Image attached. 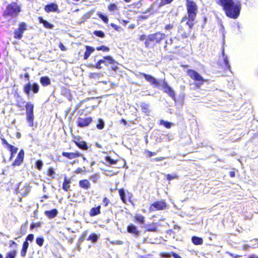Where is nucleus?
I'll return each mask as SVG.
<instances>
[{
  "label": "nucleus",
  "mask_w": 258,
  "mask_h": 258,
  "mask_svg": "<svg viewBox=\"0 0 258 258\" xmlns=\"http://www.w3.org/2000/svg\"><path fill=\"white\" fill-rule=\"evenodd\" d=\"M98 123L96 125V127L99 130H102L104 127V121L101 118H99L97 120Z\"/></svg>",
  "instance_id": "c9c22d12"
},
{
  "label": "nucleus",
  "mask_w": 258,
  "mask_h": 258,
  "mask_svg": "<svg viewBox=\"0 0 258 258\" xmlns=\"http://www.w3.org/2000/svg\"><path fill=\"white\" fill-rule=\"evenodd\" d=\"M100 74L97 73H90L89 75L90 77L94 79L98 78L100 77Z\"/></svg>",
  "instance_id": "4d7b16f0"
},
{
  "label": "nucleus",
  "mask_w": 258,
  "mask_h": 258,
  "mask_svg": "<svg viewBox=\"0 0 258 258\" xmlns=\"http://www.w3.org/2000/svg\"><path fill=\"white\" fill-rule=\"evenodd\" d=\"M96 49L98 51L102 50L104 52H108L110 50V48L108 47L105 45L98 46L96 48Z\"/></svg>",
  "instance_id": "37998d69"
},
{
  "label": "nucleus",
  "mask_w": 258,
  "mask_h": 258,
  "mask_svg": "<svg viewBox=\"0 0 258 258\" xmlns=\"http://www.w3.org/2000/svg\"><path fill=\"white\" fill-rule=\"evenodd\" d=\"M166 177L167 180L169 182L172 179H178L179 178L178 175H177V174L171 175V174H167L166 175Z\"/></svg>",
  "instance_id": "49530a36"
},
{
  "label": "nucleus",
  "mask_w": 258,
  "mask_h": 258,
  "mask_svg": "<svg viewBox=\"0 0 258 258\" xmlns=\"http://www.w3.org/2000/svg\"><path fill=\"white\" fill-rule=\"evenodd\" d=\"M103 58L105 59L106 61L107 62V63L106 64V66L112 64L111 67V70L115 71L118 69V62L116 60H115L111 56L107 55L104 56Z\"/></svg>",
  "instance_id": "6ab92c4d"
},
{
  "label": "nucleus",
  "mask_w": 258,
  "mask_h": 258,
  "mask_svg": "<svg viewBox=\"0 0 258 258\" xmlns=\"http://www.w3.org/2000/svg\"><path fill=\"white\" fill-rule=\"evenodd\" d=\"M103 203L104 207H107L110 203V200L107 197H104L103 199Z\"/></svg>",
  "instance_id": "864d4df0"
},
{
  "label": "nucleus",
  "mask_w": 258,
  "mask_h": 258,
  "mask_svg": "<svg viewBox=\"0 0 258 258\" xmlns=\"http://www.w3.org/2000/svg\"><path fill=\"white\" fill-rule=\"evenodd\" d=\"M165 159V158L164 157H157V158H154L153 160L154 161H161L164 160Z\"/></svg>",
  "instance_id": "69168bd1"
},
{
  "label": "nucleus",
  "mask_w": 258,
  "mask_h": 258,
  "mask_svg": "<svg viewBox=\"0 0 258 258\" xmlns=\"http://www.w3.org/2000/svg\"><path fill=\"white\" fill-rule=\"evenodd\" d=\"M171 254L174 258H182L178 254L175 252H171Z\"/></svg>",
  "instance_id": "338daca9"
},
{
  "label": "nucleus",
  "mask_w": 258,
  "mask_h": 258,
  "mask_svg": "<svg viewBox=\"0 0 258 258\" xmlns=\"http://www.w3.org/2000/svg\"><path fill=\"white\" fill-rule=\"evenodd\" d=\"M93 34L99 37L104 38L105 37L104 33L101 30H96L94 31Z\"/></svg>",
  "instance_id": "a18cd8bd"
},
{
  "label": "nucleus",
  "mask_w": 258,
  "mask_h": 258,
  "mask_svg": "<svg viewBox=\"0 0 258 258\" xmlns=\"http://www.w3.org/2000/svg\"><path fill=\"white\" fill-rule=\"evenodd\" d=\"M46 174L47 176L51 177L52 178H54V177H55L54 169L51 167L48 168V169L46 170Z\"/></svg>",
  "instance_id": "f704fd0d"
},
{
  "label": "nucleus",
  "mask_w": 258,
  "mask_h": 258,
  "mask_svg": "<svg viewBox=\"0 0 258 258\" xmlns=\"http://www.w3.org/2000/svg\"><path fill=\"white\" fill-rule=\"evenodd\" d=\"M146 230L149 232H156L157 231V223L155 222H152L150 224H148L144 226Z\"/></svg>",
  "instance_id": "393cba45"
},
{
  "label": "nucleus",
  "mask_w": 258,
  "mask_h": 258,
  "mask_svg": "<svg viewBox=\"0 0 258 258\" xmlns=\"http://www.w3.org/2000/svg\"><path fill=\"white\" fill-rule=\"evenodd\" d=\"M167 204L165 200L156 201L150 205L149 210L150 212L162 211L167 208Z\"/></svg>",
  "instance_id": "6e6552de"
},
{
  "label": "nucleus",
  "mask_w": 258,
  "mask_h": 258,
  "mask_svg": "<svg viewBox=\"0 0 258 258\" xmlns=\"http://www.w3.org/2000/svg\"><path fill=\"white\" fill-rule=\"evenodd\" d=\"M97 15L99 17V18L101 19L105 23H108L109 20L106 16L103 15L101 13H98Z\"/></svg>",
  "instance_id": "de8ad7c7"
},
{
  "label": "nucleus",
  "mask_w": 258,
  "mask_h": 258,
  "mask_svg": "<svg viewBox=\"0 0 258 258\" xmlns=\"http://www.w3.org/2000/svg\"><path fill=\"white\" fill-rule=\"evenodd\" d=\"M13 245L17 246V244L14 240H10L9 242V246L12 247Z\"/></svg>",
  "instance_id": "774afa93"
},
{
  "label": "nucleus",
  "mask_w": 258,
  "mask_h": 258,
  "mask_svg": "<svg viewBox=\"0 0 258 258\" xmlns=\"http://www.w3.org/2000/svg\"><path fill=\"white\" fill-rule=\"evenodd\" d=\"M25 153L23 149H21L19 152L16 159L12 164V166H19L22 164L24 159Z\"/></svg>",
  "instance_id": "a211bd4d"
},
{
  "label": "nucleus",
  "mask_w": 258,
  "mask_h": 258,
  "mask_svg": "<svg viewBox=\"0 0 258 258\" xmlns=\"http://www.w3.org/2000/svg\"><path fill=\"white\" fill-rule=\"evenodd\" d=\"M182 22H180L179 25L177 27V34L176 36L174 38L176 39L177 37H181L182 38H186L188 37L191 33V30L195 24H192V25H190L187 23V20H186V25L182 24Z\"/></svg>",
  "instance_id": "39448f33"
},
{
  "label": "nucleus",
  "mask_w": 258,
  "mask_h": 258,
  "mask_svg": "<svg viewBox=\"0 0 258 258\" xmlns=\"http://www.w3.org/2000/svg\"><path fill=\"white\" fill-rule=\"evenodd\" d=\"M27 30V25L25 22H20L19 27L14 31V37L16 39H21L23 36V33Z\"/></svg>",
  "instance_id": "9d476101"
},
{
  "label": "nucleus",
  "mask_w": 258,
  "mask_h": 258,
  "mask_svg": "<svg viewBox=\"0 0 258 258\" xmlns=\"http://www.w3.org/2000/svg\"><path fill=\"white\" fill-rule=\"evenodd\" d=\"M173 43V38L171 37L170 38V39H169V43H168L167 41L165 42V44L164 46V48H166L168 44H172Z\"/></svg>",
  "instance_id": "e2e57ef3"
},
{
  "label": "nucleus",
  "mask_w": 258,
  "mask_h": 258,
  "mask_svg": "<svg viewBox=\"0 0 258 258\" xmlns=\"http://www.w3.org/2000/svg\"><path fill=\"white\" fill-rule=\"evenodd\" d=\"M224 63L220 64V67L221 69L223 70V71L225 72L227 71H230V66L229 63V61L228 58L226 56L224 57Z\"/></svg>",
  "instance_id": "c85d7f7f"
},
{
  "label": "nucleus",
  "mask_w": 258,
  "mask_h": 258,
  "mask_svg": "<svg viewBox=\"0 0 258 258\" xmlns=\"http://www.w3.org/2000/svg\"><path fill=\"white\" fill-rule=\"evenodd\" d=\"M28 247L29 242L24 241L22 245V248L20 252V255L22 257H24L26 256Z\"/></svg>",
  "instance_id": "2f4dec72"
},
{
  "label": "nucleus",
  "mask_w": 258,
  "mask_h": 258,
  "mask_svg": "<svg viewBox=\"0 0 258 258\" xmlns=\"http://www.w3.org/2000/svg\"><path fill=\"white\" fill-rule=\"evenodd\" d=\"M71 179L68 178L67 176H64L62 185V189L63 190L66 192L68 191L71 188Z\"/></svg>",
  "instance_id": "5701e85b"
},
{
  "label": "nucleus",
  "mask_w": 258,
  "mask_h": 258,
  "mask_svg": "<svg viewBox=\"0 0 258 258\" xmlns=\"http://www.w3.org/2000/svg\"><path fill=\"white\" fill-rule=\"evenodd\" d=\"M62 155L68 159H73L74 158L81 157L83 156L82 154L78 151L75 152H63L62 153Z\"/></svg>",
  "instance_id": "4be33fe9"
},
{
  "label": "nucleus",
  "mask_w": 258,
  "mask_h": 258,
  "mask_svg": "<svg viewBox=\"0 0 258 258\" xmlns=\"http://www.w3.org/2000/svg\"><path fill=\"white\" fill-rule=\"evenodd\" d=\"M86 51L84 55V59H87L90 56V54L95 51V48L92 46L86 45L85 46Z\"/></svg>",
  "instance_id": "cd10ccee"
},
{
  "label": "nucleus",
  "mask_w": 258,
  "mask_h": 258,
  "mask_svg": "<svg viewBox=\"0 0 258 258\" xmlns=\"http://www.w3.org/2000/svg\"><path fill=\"white\" fill-rule=\"evenodd\" d=\"M159 124L164 125L167 128H170L171 127L172 123L170 122L165 121L161 119L159 122Z\"/></svg>",
  "instance_id": "e433bc0d"
},
{
  "label": "nucleus",
  "mask_w": 258,
  "mask_h": 258,
  "mask_svg": "<svg viewBox=\"0 0 258 258\" xmlns=\"http://www.w3.org/2000/svg\"><path fill=\"white\" fill-rule=\"evenodd\" d=\"M43 163L42 160H38L35 163V167L39 170H41L42 168Z\"/></svg>",
  "instance_id": "ea45409f"
},
{
  "label": "nucleus",
  "mask_w": 258,
  "mask_h": 258,
  "mask_svg": "<svg viewBox=\"0 0 258 258\" xmlns=\"http://www.w3.org/2000/svg\"><path fill=\"white\" fill-rule=\"evenodd\" d=\"M139 76L140 77H143L147 82L150 83L151 85H152L156 88L159 87L160 82L157 80L152 76L141 72L139 73Z\"/></svg>",
  "instance_id": "ddd939ff"
},
{
  "label": "nucleus",
  "mask_w": 258,
  "mask_h": 258,
  "mask_svg": "<svg viewBox=\"0 0 258 258\" xmlns=\"http://www.w3.org/2000/svg\"><path fill=\"white\" fill-rule=\"evenodd\" d=\"M58 214V211L56 209H53L51 210L45 211V215L49 219H52L56 217Z\"/></svg>",
  "instance_id": "a878e982"
},
{
  "label": "nucleus",
  "mask_w": 258,
  "mask_h": 258,
  "mask_svg": "<svg viewBox=\"0 0 258 258\" xmlns=\"http://www.w3.org/2000/svg\"><path fill=\"white\" fill-rule=\"evenodd\" d=\"M40 82L42 86L44 87L47 86L51 84V81L47 76H43L40 77Z\"/></svg>",
  "instance_id": "7c9ffc66"
},
{
  "label": "nucleus",
  "mask_w": 258,
  "mask_h": 258,
  "mask_svg": "<svg viewBox=\"0 0 258 258\" xmlns=\"http://www.w3.org/2000/svg\"><path fill=\"white\" fill-rule=\"evenodd\" d=\"M101 206L100 205L96 207L91 208L89 211V215L91 217H94L101 213L100 211Z\"/></svg>",
  "instance_id": "c756f323"
},
{
  "label": "nucleus",
  "mask_w": 258,
  "mask_h": 258,
  "mask_svg": "<svg viewBox=\"0 0 258 258\" xmlns=\"http://www.w3.org/2000/svg\"><path fill=\"white\" fill-rule=\"evenodd\" d=\"M165 38V33L161 31H157L147 36L145 34L140 35L138 37V40L140 41H144V45L146 48L153 49L157 45H160Z\"/></svg>",
  "instance_id": "f03ea898"
},
{
  "label": "nucleus",
  "mask_w": 258,
  "mask_h": 258,
  "mask_svg": "<svg viewBox=\"0 0 258 258\" xmlns=\"http://www.w3.org/2000/svg\"><path fill=\"white\" fill-rule=\"evenodd\" d=\"M140 107L142 110V112L145 113L146 115H149L150 112V104L146 102H141L140 104Z\"/></svg>",
  "instance_id": "bb28decb"
},
{
  "label": "nucleus",
  "mask_w": 258,
  "mask_h": 258,
  "mask_svg": "<svg viewBox=\"0 0 258 258\" xmlns=\"http://www.w3.org/2000/svg\"><path fill=\"white\" fill-rule=\"evenodd\" d=\"M118 192L119 195L120 200L123 204H127L126 197H127L128 201L131 202H132L131 201L133 196L131 192L127 190L126 193L123 188L118 189Z\"/></svg>",
  "instance_id": "f8f14e48"
},
{
  "label": "nucleus",
  "mask_w": 258,
  "mask_h": 258,
  "mask_svg": "<svg viewBox=\"0 0 258 258\" xmlns=\"http://www.w3.org/2000/svg\"><path fill=\"white\" fill-rule=\"evenodd\" d=\"M93 121L91 116H88L85 118L79 117L77 121V126L80 127H84L88 126Z\"/></svg>",
  "instance_id": "f3484780"
},
{
  "label": "nucleus",
  "mask_w": 258,
  "mask_h": 258,
  "mask_svg": "<svg viewBox=\"0 0 258 258\" xmlns=\"http://www.w3.org/2000/svg\"><path fill=\"white\" fill-rule=\"evenodd\" d=\"M34 238V234H29L27 235V236L25 238V240L24 241H26L27 242H28V241L32 242L33 241Z\"/></svg>",
  "instance_id": "603ef678"
},
{
  "label": "nucleus",
  "mask_w": 258,
  "mask_h": 258,
  "mask_svg": "<svg viewBox=\"0 0 258 258\" xmlns=\"http://www.w3.org/2000/svg\"><path fill=\"white\" fill-rule=\"evenodd\" d=\"M44 242V239L43 237H38L36 239V243L40 247L43 245Z\"/></svg>",
  "instance_id": "a19ab883"
},
{
  "label": "nucleus",
  "mask_w": 258,
  "mask_h": 258,
  "mask_svg": "<svg viewBox=\"0 0 258 258\" xmlns=\"http://www.w3.org/2000/svg\"><path fill=\"white\" fill-rule=\"evenodd\" d=\"M215 3L222 8L225 15L231 19H237L240 13L241 5L234 0H214Z\"/></svg>",
  "instance_id": "f257e3e1"
},
{
  "label": "nucleus",
  "mask_w": 258,
  "mask_h": 258,
  "mask_svg": "<svg viewBox=\"0 0 258 258\" xmlns=\"http://www.w3.org/2000/svg\"><path fill=\"white\" fill-rule=\"evenodd\" d=\"M139 76L140 77H143L147 82L150 83L151 85H152L156 88L159 87L160 82L157 80L152 76L141 72L139 73Z\"/></svg>",
  "instance_id": "4468645a"
},
{
  "label": "nucleus",
  "mask_w": 258,
  "mask_h": 258,
  "mask_svg": "<svg viewBox=\"0 0 258 258\" xmlns=\"http://www.w3.org/2000/svg\"><path fill=\"white\" fill-rule=\"evenodd\" d=\"M80 187L85 190H87L91 187V183L88 179H82L79 182Z\"/></svg>",
  "instance_id": "b1692460"
},
{
  "label": "nucleus",
  "mask_w": 258,
  "mask_h": 258,
  "mask_svg": "<svg viewBox=\"0 0 258 258\" xmlns=\"http://www.w3.org/2000/svg\"><path fill=\"white\" fill-rule=\"evenodd\" d=\"M110 26L116 31H120L121 28L120 27L117 26V25L114 23H111Z\"/></svg>",
  "instance_id": "13d9d810"
},
{
  "label": "nucleus",
  "mask_w": 258,
  "mask_h": 258,
  "mask_svg": "<svg viewBox=\"0 0 258 258\" xmlns=\"http://www.w3.org/2000/svg\"><path fill=\"white\" fill-rule=\"evenodd\" d=\"M16 253V250H13L7 254L6 258H15Z\"/></svg>",
  "instance_id": "c03bdc74"
},
{
  "label": "nucleus",
  "mask_w": 258,
  "mask_h": 258,
  "mask_svg": "<svg viewBox=\"0 0 258 258\" xmlns=\"http://www.w3.org/2000/svg\"><path fill=\"white\" fill-rule=\"evenodd\" d=\"M191 241H192V242L195 245H201L203 243V239L201 237H198L196 236H194L192 237Z\"/></svg>",
  "instance_id": "473e14b6"
},
{
  "label": "nucleus",
  "mask_w": 258,
  "mask_h": 258,
  "mask_svg": "<svg viewBox=\"0 0 258 258\" xmlns=\"http://www.w3.org/2000/svg\"><path fill=\"white\" fill-rule=\"evenodd\" d=\"M174 0H160L159 6L162 7L163 6L171 4Z\"/></svg>",
  "instance_id": "58836bf2"
},
{
  "label": "nucleus",
  "mask_w": 258,
  "mask_h": 258,
  "mask_svg": "<svg viewBox=\"0 0 258 258\" xmlns=\"http://www.w3.org/2000/svg\"><path fill=\"white\" fill-rule=\"evenodd\" d=\"M23 76L27 80H29L30 76L28 73H26L24 74L23 75L22 74H21L19 75L20 78H22Z\"/></svg>",
  "instance_id": "052dcab7"
},
{
  "label": "nucleus",
  "mask_w": 258,
  "mask_h": 258,
  "mask_svg": "<svg viewBox=\"0 0 258 258\" xmlns=\"http://www.w3.org/2000/svg\"><path fill=\"white\" fill-rule=\"evenodd\" d=\"M41 226V224L39 222L36 223H32L30 225V228L31 229H34L35 227H38Z\"/></svg>",
  "instance_id": "5fc2aeb1"
},
{
  "label": "nucleus",
  "mask_w": 258,
  "mask_h": 258,
  "mask_svg": "<svg viewBox=\"0 0 258 258\" xmlns=\"http://www.w3.org/2000/svg\"><path fill=\"white\" fill-rule=\"evenodd\" d=\"M162 89L163 92L166 93L173 100L176 99V95L173 89L168 85V83L164 79L162 83Z\"/></svg>",
  "instance_id": "9b49d317"
},
{
  "label": "nucleus",
  "mask_w": 258,
  "mask_h": 258,
  "mask_svg": "<svg viewBox=\"0 0 258 258\" xmlns=\"http://www.w3.org/2000/svg\"><path fill=\"white\" fill-rule=\"evenodd\" d=\"M105 160L110 165L116 164L117 161V160H114V159L111 158V157L109 156H106L105 157Z\"/></svg>",
  "instance_id": "79ce46f5"
},
{
  "label": "nucleus",
  "mask_w": 258,
  "mask_h": 258,
  "mask_svg": "<svg viewBox=\"0 0 258 258\" xmlns=\"http://www.w3.org/2000/svg\"><path fill=\"white\" fill-rule=\"evenodd\" d=\"M43 25L45 28H46L47 29H52L54 27L53 24L49 23V22H48L46 21H45L44 22Z\"/></svg>",
  "instance_id": "3c124183"
},
{
  "label": "nucleus",
  "mask_w": 258,
  "mask_h": 258,
  "mask_svg": "<svg viewBox=\"0 0 258 258\" xmlns=\"http://www.w3.org/2000/svg\"><path fill=\"white\" fill-rule=\"evenodd\" d=\"M44 10L45 12L49 13L50 12H59L58 5L54 3H51L46 5Z\"/></svg>",
  "instance_id": "412c9836"
},
{
  "label": "nucleus",
  "mask_w": 258,
  "mask_h": 258,
  "mask_svg": "<svg viewBox=\"0 0 258 258\" xmlns=\"http://www.w3.org/2000/svg\"><path fill=\"white\" fill-rule=\"evenodd\" d=\"M34 105L31 102H27L25 105L26 110V119L30 127L34 126Z\"/></svg>",
  "instance_id": "423d86ee"
},
{
  "label": "nucleus",
  "mask_w": 258,
  "mask_h": 258,
  "mask_svg": "<svg viewBox=\"0 0 258 258\" xmlns=\"http://www.w3.org/2000/svg\"><path fill=\"white\" fill-rule=\"evenodd\" d=\"M59 47L60 48L61 51H64L67 50L66 48L65 47V46L63 45L61 42H59Z\"/></svg>",
  "instance_id": "680f3d73"
},
{
  "label": "nucleus",
  "mask_w": 258,
  "mask_h": 258,
  "mask_svg": "<svg viewBox=\"0 0 258 258\" xmlns=\"http://www.w3.org/2000/svg\"><path fill=\"white\" fill-rule=\"evenodd\" d=\"M101 62H100V60H99L95 64V66H92V68H95L98 69H100L102 68V67L101 66Z\"/></svg>",
  "instance_id": "bf43d9fd"
},
{
  "label": "nucleus",
  "mask_w": 258,
  "mask_h": 258,
  "mask_svg": "<svg viewBox=\"0 0 258 258\" xmlns=\"http://www.w3.org/2000/svg\"><path fill=\"white\" fill-rule=\"evenodd\" d=\"M91 177L94 183H96L99 179V176L97 174H93Z\"/></svg>",
  "instance_id": "6e6d98bb"
},
{
  "label": "nucleus",
  "mask_w": 258,
  "mask_h": 258,
  "mask_svg": "<svg viewBox=\"0 0 258 258\" xmlns=\"http://www.w3.org/2000/svg\"><path fill=\"white\" fill-rule=\"evenodd\" d=\"M127 232L132 235L136 238L139 237L140 235V231L137 227L133 224H130L127 226Z\"/></svg>",
  "instance_id": "aec40b11"
},
{
  "label": "nucleus",
  "mask_w": 258,
  "mask_h": 258,
  "mask_svg": "<svg viewBox=\"0 0 258 258\" xmlns=\"http://www.w3.org/2000/svg\"><path fill=\"white\" fill-rule=\"evenodd\" d=\"M21 11V8L16 2H12L8 4L3 13V16L5 18H14L18 17Z\"/></svg>",
  "instance_id": "20e7f679"
},
{
  "label": "nucleus",
  "mask_w": 258,
  "mask_h": 258,
  "mask_svg": "<svg viewBox=\"0 0 258 258\" xmlns=\"http://www.w3.org/2000/svg\"><path fill=\"white\" fill-rule=\"evenodd\" d=\"M186 74L192 80L196 82V85L197 87H201L206 81L200 74L194 70H187Z\"/></svg>",
  "instance_id": "0eeeda50"
},
{
  "label": "nucleus",
  "mask_w": 258,
  "mask_h": 258,
  "mask_svg": "<svg viewBox=\"0 0 258 258\" xmlns=\"http://www.w3.org/2000/svg\"><path fill=\"white\" fill-rule=\"evenodd\" d=\"M39 91V86L37 83H27L23 86V91L26 95H29L32 92L34 94H37Z\"/></svg>",
  "instance_id": "1a4fd4ad"
},
{
  "label": "nucleus",
  "mask_w": 258,
  "mask_h": 258,
  "mask_svg": "<svg viewBox=\"0 0 258 258\" xmlns=\"http://www.w3.org/2000/svg\"><path fill=\"white\" fill-rule=\"evenodd\" d=\"M174 28V25L173 24H168L166 25L164 28V30L166 31H170Z\"/></svg>",
  "instance_id": "09e8293b"
},
{
  "label": "nucleus",
  "mask_w": 258,
  "mask_h": 258,
  "mask_svg": "<svg viewBox=\"0 0 258 258\" xmlns=\"http://www.w3.org/2000/svg\"><path fill=\"white\" fill-rule=\"evenodd\" d=\"M2 144L10 152V159H12L17 152L18 148L10 144L5 138L2 139Z\"/></svg>",
  "instance_id": "dca6fc26"
},
{
  "label": "nucleus",
  "mask_w": 258,
  "mask_h": 258,
  "mask_svg": "<svg viewBox=\"0 0 258 258\" xmlns=\"http://www.w3.org/2000/svg\"><path fill=\"white\" fill-rule=\"evenodd\" d=\"M145 153H146L147 154V156L148 157H151L152 156H153V153H152V152L149 151V150H146L145 151Z\"/></svg>",
  "instance_id": "0e129e2a"
},
{
  "label": "nucleus",
  "mask_w": 258,
  "mask_h": 258,
  "mask_svg": "<svg viewBox=\"0 0 258 258\" xmlns=\"http://www.w3.org/2000/svg\"><path fill=\"white\" fill-rule=\"evenodd\" d=\"M73 142L75 144L76 146L83 151H86L88 149L89 146L87 143L81 140V138L78 136L73 137Z\"/></svg>",
  "instance_id": "2eb2a0df"
},
{
  "label": "nucleus",
  "mask_w": 258,
  "mask_h": 258,
  "mask_svg": "<svg viewBox=\"0 0 258 258\" xmlns=\"http://www.w3.org/2000/svg\"><path fill=\"white\" fill-rule=\"evenodd\" d=\"M187 16L183 17L181 22L187 20V23L190 26L196 23V19L198 13V7L196 3L191 0H186L185 3Z\"/></svg>",
  "instance_id": "7ed1b4c3"
},
{
  "label": "nucleus",
  "mask_w": 258,
  "mask_h": 258,
  "mask_svg": "<svg viewBox=\"0 0 258 258\" xmlns=\"http://www.w3.org/2000/svg\"><path fill=\"white\" fill-rule=\"evenodd\" d=\"M108 9L110 12H113L117 9V7L115 4H110L108 6Z\"/></svg>",
  "instance_id": "8fccbe9b"
},
{
  "label": "nucleus",
  "mask_w": 258,
  "mask_h": 258,
  "mask_svg": "<svg viewBox=\"0 0 258 258\" xmlns=\"http://www.w3.org/2000/svg\"><path fill=\"white\" fill-rule=\"evenodd\" d=\"M98 240V237L96 234L94 233H91L88 238H87V240L91 241L93 242H95Z\"/></svg>",
  "instance_id": "4c0bfd02"
},
{
  "label": "nucleus",
  "mask_w": 258,
  "mask_h": 258,
  "mask_svg": "<svg viewBox=\"0 0 258 258\" xmlns=\"http://www.w3.org/2000/svg\"><path fill=\"white\" fill-rule=\"evenodd\" d=\"M134 221L139 224H143L145 223V217L142 215H138L134 217Z\"/></svg>",
  "instance_id": "72a5a7b5"
}]
</instances>
